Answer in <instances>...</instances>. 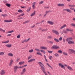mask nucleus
I'll list each match as a JSON object with an SVG mask.
<instances>
[{"label":"nucleus","instance_id":"56","mask_svg":"<svg viewBox=\"0 0 75 75\" xmlns=\"http://www.w3.org/2000/svg\"><path fill=\"white\" fill-rule=\"evenodd\" d=\"M47 65H48V66H49V67H50V68H52L51 66H50V65L49 64L47 63Z\"/></svg>","mask_w":75,"mask_h":75},{"label":"nucleus","instance_id":"55","mask_svg":"<svg viewBox=\"0 0 75 75\" xmlns=\"http://www.w3.org/2000/svg\"><path fill=\"white\" fill-rule=\"evenodd\" d=\"M35 3H36V2H34V3H33V5L35 6Z\"/></svg>","mask_w":75,"mask_h":75},{"label":"nucleus","instance_id":"1","mask_svg":"<svg viewBox=\"0 0 75 75\" xmlns=\"http://www.w3.org/2000/svg\"><path fill=\"white\" fill-rule=\"evenodd\" d=\"M73 40L72 38H69L67 39L66 41L68 42L69 44H74V42L73 41H72Z\"/></svg>","mask_w":75,"mask_h":75},{"label":"nucleus","instance_id":"57","mask_svg":"<svg viewBox=\"0 0 75 75\" xmlns=\"http://www.w3.org/2000/svg\"><path fill=\"white\" fill-rule=\"evenodd\" d=\"M47 31V29H43L42 30V31Z\"/></svg>","mask_w":75,"mask_h":75},{"label":"nucleus","instance_id":"41","mask_svg":"<svg viewBox=\"0 0 75 75\" xmlns=\"http://www.w3.org/2000/svg\"><path fill=\"white\" fill-rule=\"evenodd\" d=\"M58 52L59 53H62V51L60 50H59V51H58Z\"/></svg>","mask_w":75,"mask_h":75},{"label":"nucleus","instance_id":"44","mask_svg":"<svg viewBox=\"0 0 75 75\" xmlns=\"http://www.w3.org/2000/svg\"><path fill=\"white\" fill-rule=\"evenodd\" d=\"M19 59H20V58H17L16 60V62H19Z\"/></svg>","mask_w":75,"mask_h":75},{"label":"nucleus","instance_id":"30","mask_svg":"<svg viewBox=\"0 0 75 75\" xmlns=\"http://www.w3.org/2000/svg\"><path fill=\"white\" fill-rule=\"evenodd\" d=\"M6 6H7V7H10L11 6V5L9 4H6Z\"/></svg>","mask_w":75,"mask_h":75},{"label":"nucleus","instance_id":"63","mask_svg":"<svg viewBox=\"0 0 75 75\" xmlns=\"http://www.w3.org/2000/svg\"><path fill=\"white\" fill-rule=\"evenodd\" d=\"M35 27V25H33L31 27V28H34Z\"/></svg>","mask_w":75,"mask_h":75},{"label":"nucleus","instance_id":"15","mask_svg":"<svg viewBox=\"0 0 75 75\" xmlns=\"http://www.w3.org/2000/svg\"><path fill=\"white\" fill-rule=\"evenodd\" d=\"M40 66L41 67V68H42V67H44V65L41 62H39Z\"/></svg>","mask_w":75,"mask_h":75},{"label":"nucleus","instance_id":"37","mask_svg":"<svg viewBox=\"0 0 75 75\" xmlns=\"http://www.w3.org/2000/svg\"><path fill=\"white\" fill-rule=\"evenodd\" d=\"M33 49H31L29 51V52H33Z\"/></svg>","mask_w":75,"mask_h":75},{"label":"nucleus","instance_id":"36","mask_svg":"<svg viewBox=\"0 0 75 75\" xmlns=\"http://www.w3.org/2000/svg\"><path fill=\"white\" fill-rule=\"evenodd\" d=\"M4 54V52H0V55H3Z\"/></svg>","mask_w":75,"mask_h":75},{"label":"nucleus","instance_id":"54","mask_svg":"<svg viewBox=\"0 0 75 75\" xmlns=\"http://www.w3.org/2000/svg\"><path fill=\"white\" fill-rule=\"evenodd\" d=\"M47 73H48V74L50 75H51V74L50 73V72H49V71H47Z\"/></svg>","mask_w":75,"mask_h":75},{"label":"nucleus","instance_id":"13","mask_svg":"<svg viewBox=\"0 0 75 75\" xmlns=\"http://www.w3.org/2000/svg\"><path fill=\"white\" fill-rule=\"evenodd\" d=\"M34 61H35V59H32L29 60L28 61V62H33Z\"/></svg>","mask_w":75,"mask_h":75},{"label":"nucleus","instance_id":"60","mask_svg":"<svg viewBox=\"0 0 75 75\" xmlns=\"http://www.w3.org/2000/svg\"><path fill=\"white\" fill-rule=\"evenodd\" d=\"M11 34H8L7 35V36H11Z\"/></svg>","mask_w":75,"mask_h":75},{"label":"nucleus","instance_id":"12","mask_svg":"<svg viewBox=\"0 0 75 75\" xmlns=\"http://www.w3.org/2000/svg\"><path fill=\"white\" fill-rule=\"evenodd\" d=\"M47 23L51 25H54V23L53 22L51 21H48Z\"/></svg>","mask_w":75,"mask_h":75},{"label":"nucleus","instance_id":"43","mask_svg":"<svg viewBox=\"0 0 75 75\" xmlns=\"http://www.w3.org/2000/svg\"><path fill=\"white\" fill-rule=\"evenodd\" d=\"M38 55H40V56H42V54L40 52H38Z\"/></svg>","mask_w":75,"mask_h":75},{"label":"nucleus","instance_id":"25","mask_svg":"<svg viewBox=\"0 0 75 75\" xmlns=\"http://www.w3.org/2000/svg\"><path fill=\"white\" fill-rule=\"evenodd\" d=\"M9 42V40H7L5 42H3L2 43H4V44H7Z\"/></svg>","mask_w":75,"mask_h":75},{"label":"nucleus","instance_id":"61","mask_svg":"<svg viewBox=\"0 0 75 75\" xmlns=\"http://www.w3.org/2000/svg\"><path fill=\"white\" fill-rule=\"evenodd\" d=\"M24 41L25 42H27V40L26 39H25L24 40Z\"/></svg>","mask_w":75,"mask_h":75},{"label":"nucleus","instance_id":"18","mask_svg":"<svg viewBox=\"0 0 75 75\" xmlns=\"http://www.w3.org/2000/svg\"><path fill=\"white\" fill-rule=\"evenodd\" d=\"M13 62V60L12 59H11L10 61V62L9 64V66H11L12 64V63Z\"/></svg>","mask_w":75,"mask_h":75},{"label":"nucleus","instance_id":"48","mask_svg":"<svg viewBox=\"0 0 75 75\" xmlns=\"http://www.w3.org/2000/svg\"><path fill=\"white\" fill-rule=\"evenodd\" d=\"M44 3V1H40V2L39 3V4H42V3Z\"/></svg>","mask_w":75,"mask_h":75},{"label":"nucleus","instance_id":"19","mask_svg":"<svg viewBox=\"0 0 75 75\" xmlns=\"http://www.w3.org/2000/svg\"><path fill=\"white\" fill-rule=\"evenodd\" d=\"M11 45H12L11 44H7L6 45V47H8V48H10V47H11Z\"/></svg>","mask_w":75,"mask_h":75},{"label":"nucleus","instance_id":"47","mask_svg":"<svg viewBox=\"0 0 75 75\" xmlns=\"http://www.w3.org/2000/svg\"><path fill=\"white\" fill-rule=\"evenodd\" d=\"M62 40V37H60L59 39V41H61V40Z\"/></svg>","mask_w":75,"mask_h":75},{"label":"nucleus","instance_id":"7","mask_svg":"<svg viewBox=\"0 0 75 75\" xmlns=\"http://www.w3.org/2000/svg\"><path fill=\"white\" fill-rule=\"evenodd\" d=\"M5 71L4 70H2L0 72V74L1 75H3L5 74Z\"/></svg>","mask_w":75,"mask_h":75},{"label":"nucleus","instance_id":"23","mask_svg":"<svg viewBox=\"0 0 75 75\" xmlns=\"http://www.w3.org/2000/svg\"><path fill=\"white\" fill-rule=\"evenodd\" d=\"M54 55L55 57H59V54L57 53L54 54Z\"/></svg>","mask_w":75,"mask_h":75},{"label":"nucleus","instance_id":"53","mask_svg":"<svg viewBox=\"0 0 75 75\" xmlns=\"http://www.w3.org/2000/svg\"><path fill=\"white\" fill-rule=\"evenodd\" d=\"M23 68V66L22 67L20 66L19 67H18V68Z\"/></svg>","mask_w":75,"mask_h":75},{"label":"nucleus","instance_id":"46","mask_svg":"<svg viewBox=\"0 0 75 75\" xmlns=\"http://www.w3.org/2000/svg\"><path fill=\"white\" fill-rule=\"evenodd\" d=\"M49 43H50V44H53V42L51 41H49Z\"/></svg>","mask_w":75,"mask_h":75},{"label":"nucleus","instance_id":"32","mask_svg":"<svg viewBox=\"0 0 75 75\" xmlns=\"http://www.w3.org/2000/svg\"><path fill=\"white\" fill-rule=\"evenodd\" d=\"M30 10H31V7H29L28 8V10L26 11L28 12V11H30Z\"/></svg>","mask_w":75,"mask_h":75},{"label":"nucleus","instance_id":"29","mask_svg":"<svg viewBox=\"0 0 75 75\" xmlns=\"http://www.w3.org/2000/svg\"><path fill=\"white\" fill-rule=\"evenodd\" d=\"M7 15L6 14H2L1 15V16H2V17H7Z\"/></svg>","mask_w":75,"mask_h":75},{"label":"nucleus","instance_id":"33","mask_svg":"<svg viewBox=\"0 0 75 75\" xmlns=\"http://www.w3.org/2000/svg\"><path fill=\"white\" fill-rule=\"evenodd\" d=\"M26 70H25V68H24L22 70V72H24V73H25Z\"/></svg>","mask_w":75,"mask_h":75},{"label":"nucleus","instance_id":"9","mask_svg":"<svg viewBox=\"0 0 75 75\" xmlns=\"http://www.w3.org/2000/svg\"><path fill=\"white\" fill-rule=\"evenodd\" d=\"M7 55L9 57H13V54L11 53H8L7 54Z\"/></svg>","mask_w":75,"mask_h":75},{"label":"nucleus","instance_id":"2","mask_svg":"<svg viewBox=\"0 0 75 75\" xmlns=\"http://www.w3.org/2000/svg\"><path fill=\"white\" fill-rule=\"evenodd\" d=\"M59 66L60 67H61L62 68H63L64 69H65V67H64V66L65 67H67V65L66 64L64 65L62 63H59Z\"/></svg>","mask_w":75,"mask_h":75},{"label":"nucleus","instance_id":"26","mask_svg":"<svg viewBox=\"0 0 75 75\" xmlns=\"http://www.w3.org/2000/svg\"><path fill=\"white\" fill-rule=\"evenodd\" d=\"M40 52H43L44 54H45V53H46L45 51L44 50H41Z\"/></svg>","mask_w":75,"mask_h":75},{"label":"nucleus","instance_id":"38","mask_svg":"<svg viewBox=\"0 0 75 75\" xmlns=\"http://www.w3.org/2000/svg\"><path fill=\"white\" fill-rule=\"evenodd\" d=\"M29 20L27 21H25V22L23 23V24H26L29 22Z\"/></svg>","mask_w":75,"mask_h":75},{"label":"nucleus","instance_id":"52","mask_svg":"<svg viewBox=\"0 0 75 75\" xmlns=\"http://www.w3.org/2000/svg\"><path fill=\"white\" fill-rule=\"evenodd\" d=\"M32 7H33V9H34V8H35V5H33Z\"/></svg>","mask_w":75,"mask_h":75},{"label":"nucleus","instance_id":"3","mask_svg":"<svg viewBox=\"0 0 75 75\" xmlns=\"http://www.w3.org/2000/svg\"><path fill=\"white\" fill-rule=\"evenodd\" d=\"M51 48L52 50H54V49H58L59 48V47L56 45H54L51 47Z\"/></svg>","mask_w":75,"mask_h":75},{"label":"nucleus","instance_id":"5","mask_svg":"<svg viewBox=\"0 0 75 75\" xmlns=\"http://www.w3.org/2000/svg\"><path fill=\"white\" fill-rule=\"evenodd\" d=\"M68 51L70 54H73L75 52V51L73 49H70L68 50Z\"/></svg>","mask_w":75,"mask_h":75},{"label":"nucleus","instance_id":"58","mask_svg":"<svg viewBox=\"0 0 75 75\" xmlns=\"http://www.w3.org/2000/svg\"><path fill=\"white\" fill-rule=\"evenodd\" d=\"M21 16H23L24 15V13H23L22 14H21Z\"/></svg>","mask_w":75,"mask_h":75},{"label":"nucleus","instance_id":"10","mask_svg":"<svg viewBox=\"0 0 75 75\" xmlns=\"http://www.w3.org/2000/svg\"><path fill=\"white\" fill-rule=\"evenodd\" d=\"M12 21L11 20H4V22H5L6 23H10V22H12Z\"/></svg>","mask_w":75,"mask_h":75},{"label":"nucleus","instance_id":"24","mask_svg":"<svg viewBox=\"0 0 75 75\" xmlns=\"http://www.w3.org/2000/svg\"><path fill=\"white\" fill-rule=\"evenodd\" d=\"M44 58L45 60V61L47 62H48V60H47V57H46V56H45V55H44Z\"/></svg>","mask_w":75,"mask_h":75},{"label":"nucleus","instance_id":"49","mask_svg":"<svg viewBox=\"0 0 75 75\" xmlns=\"http://www.w3.org/2000/svg\"><path fill=\"white\" fill-rule=\"evenodd\" d=\"M71 25H72V26H73L74 27H75V24L74 23H72L71 24Z\"/></svg>","mask_w":75,"mask_h":75},{"label":"nucleus","instance_id":"39","mask_svg":"<svg viewBox=\"0 0 75 75\" xmlns=\"http://www.w3.org/2000/svg\"><path fill=\"white\" fill-rule=\"evenodd\" d=\"M47 52H49V53H50V54H52V51H50L49 50H47Z\"/></svg>","mask_w":75,"mask_h":75},{"label":"nucleus","instance_id":"27","mask_svg":"<svg viewBox=\"0 0 75 75\" xmlns=\"http://www.w3.org/2000/svg\"><path fill=\"white\" fill-rule=\"evenodd\" d=\"M24 63V62H19V65H22Z\"/></svg>","mask_w":75,"mask_h":75},{"label":"nucleus","instance_id":"42","mask_svg":"<svg viewBox=\"0 0 75 75\" xmlns=\"http://www.w3.org/2000/svg\"><path fill=\"white\" fill-rule=\"evenodd\" d=\"M52 58V56H50L49 57V59H50L51 61V58Z\"/></svg>","mask_w":75,"mask_h":75},{"label":"nucleus","instance_id":"31","mask_svg":"<svg viewBox=\"0 0 75 75\" xmlns=\"http://www.w3.org/2000/svg\"><path fill=\"white\" fill-rule=\"evenodd\" d=\"M33 56H32V55H30L29 56L28 58V59H30V58H31Z\"/></svg>","mask_w":75,"mask_h":75},{"label":"nucleus","instance_id":"50","mask_svg":"<svg viewBox=\"0 0 75 75\" xmlns=\"http://www.w3.org/2000/svg\"><path fill=\"white\" fill-rule=\"evenodd\" d=\"M13 32H14V30H11L9 31V33H13Z\"/></svg>","mask_w":75,"mask_h":75},{"label":"nucleus","instance_id":"64","mask_svg":"<svg viewBox=\"0 0 75 75\" xmlns=\"http://www.w3.org/2000/svg\"><path fill=\"white\" fill-rule=\"evenodd\" d=\"M73 20H74V21H75V18H73Z\"/></svg>","mask_w":75,"mask_h":75},{"label":"nucleus","instance_id":"14","mask_svg":"<svg viewBox=\"0 0 75 75\" xmlns=\"http://www.w3.org/2000/svg\"><path fill=\"white\" fill-rule=\"evenodd\" d=\"M57 5L58 6H61L62 7H64V6H65V5L63 4H58Z\"/></svg>","mask_w":75,"mask_h":75},{"label":"nucleus","instance_id":"62","mask_svg":"<svg viewBox=\"0 0 75 75\" xmlns=\"http://www.w3.org/2000/svg\"><path fill=\"white\" fill-rule=\"evenodd\" d=\"M49 13L48 11H47L45 12L46 14H47V13Z\"/></svg>","mask_w":75,"mask_h":75},{"label":"nucleus","instance_id":"4","mask_svg":"<svg viewBox=\"0 0 75 75\" xmlns=\"http://www.w3.org/2000/svg\"><path fill=\"white\" fill-rule=\"evenodd\" d=\"M41 69L42 71H43V73L45 74V75H48L47 74V73H46V72H45V68H44L43 67H41Z\"/></svg>","mask_w":75,"mask_h":75},{"label":"nucleus","instance_id":"11","mask_svg":"<svg viewBox=\"0 0 75 75\" xmlns=\"http://www.w3.org/2000/svg\"><path fill=\"white\" fill-rule=\"evenodd\" d=\"M40 49H42V50H47V48L46 47L44 46H41L40 47Z\"/></svg>","mask_w":75,"mask_h":75},{"label":"nucleus","instance_id":"6","mask_svg":"<svg viewBox=\"0 0 75 75\" xmlns=\"http://www.w3.org/2000/svg\"><path fill=\"white\" fill-rule=\"evenodd\" d=\"M52 32H53V33H54V34H56V35H59V33L56 30H52Z\"/></svg>","mask_w":75,"mask_h":75},{"label":"nucleus","instance_id":"20","mask_svg":"<svg viewBox=\"0 0 75 75\" xmlns=\"http://www.w3.org/2000/svg\"><path fill=\"white\" fill-rule=\"evenodd\" d=\"M68 31H70V29H69V28L66 29V31H64V33H67Z\"/></svg>","mask_w":75,"mask_h":75},{"label":"nucleus","instance_id":"16","mask_svg":"<svg viewBox=\"0 0 75 75\" xmlns=\"http://www.w3.org/2000/svg\"><path fill=\"white\" fill-rule=\"evenodd\" d=\"M67 26V25L64 24L63 25V26H62L61 28H60V29H62L64 28H65Z\"/></svg>","mask_w":75,"mask_h":75},{"label":"nucleus","instance_id":"22","mask_svg":"<svg viewBox=\"0 0 75 75\" xmlns=\"http://www.w3.org/2000/svg\"><path fill=\"white\" fill-rule=\"evenodd\" d=\"M54 40L56 41V42H59V40L57 39V38H54Z\"/></svg>","mask_w":75,"mask_h":75},{"label":"nucleus","instance_id":"45","mask_svg":"<svg viewBox=\"0 0 75 75\" xmlns=\"http://www.w3.org/2000/svg\"><path fill=\"white\" fill-rule=\"evenodd\" d=\"M63 54H64L65 55H68V54L65 52H63Z\"/></svg>","mask_w":75,"mask_h":75},{"label":"nucleus","instance_id":"17","mask_svg":"<svg viewBox=\"0 0 75 75\" xmlns=\"http://www.w3.org/2000/svg\"><path fill=\"white\" fill-rule=\"evenodd\" d=\"M67 69H69V70H70V71H73V69H72V68H71V67H69V66H67Z\"/></svg>","mask_w":75,"mask_h":75},{"label":"nucleus","instance_id":"28","mask_svg":"<svg viewBox=\"0 0 75 75\" xmlns=\"http://www.w3.org/2000/svg\"><path fill=\"white\" fill-rule=\"evenodd\" d=\"M0 31H1V32H3V33L5 32V30H3L2 28H0Z\"/></svg>","mask_w":75,"mask_h":75},{"label":"nucleus","instance_id":"21","mask_svg":"<svg viewBox=\"0 0 75 75\" xmlns=\"http://www.w3.org/2000/svg\"><path fill=\"white\" fill-rule=\"evenodd\" d=\"M35 11H34L33 13L30 15L31 17L34 16L35 15Z\"/></svg>","mask_w":75,"mask_h":75},{"label":"nucleus","instance_id":"59","mask_svg":"<svg viewBox=\"0 0 75 75\" xmlns=\"http://www.w3.org/2000/svg\"><path fill=\"white\" fill-rule=\"evenodd\" d=\"M21 7L22 8H25L26 7H25V6H21Z\"/></svg>","mask_w":75,"mask_h":75},{"label":"nucleus","instance_id":"34","mask_svg":"<svg viewBox=\"0 0 75 75\" xmlns=\"http://www.w3.org/2000/svg\"><path fill=\"white\" fill-rule=\"evenodd\" d=\"M18 12H19V13H23V11L21 9H19L18 11Z\"/></svg>","mask_w":75,"mask_h":75},{"label":"nucleus","instance_id":"40","mask_svg":"<svg viewBox=\"0 0 75 75\" xmlns=\"http://www.w3.org/2000/svg\"><path fill=\"white\" fill-rule=\"evenodd\" d=\"M20 35H18L17 36V38H20Z\"/></svg>","mask_w":75,"mask_h":75},{"label":"nucleus","instance_id":"35","mask_svg":"<svg viewBox=\"0 0 75 75\" xmlns=\"http://www.w3.org/2000/svg\"><path fill=\"white\" fill-rule=\"evenodd\" d=\"M67 12H69V13H71V10L68 9H67Z\"/></svg>","mask_w":75,"mask_h":75},{"label":"nucleus","instance_id":"8","mask_svg":"<svg viewBox=\"0 0 75 75\" xmlns=\"http://www.w3.org/2000/svg\"><path fill=\"white\" fill-rule=\"evenodd\" d=\"M18 68V67L17 66H15L14 67L13 69L14 72H16V71H17V69Z\"/></svg>","mask_w":75,"mask_h":75},{"label":"nucleus","instance_id":"51","mask_svg":"<svg viewBox=\"0 0 75 75\" xmlns=\"http://www.w3.org/2000/svg\"><path fill=\"white\" fill-rule=\"evenodd\" d=\"M24 72H23V71H22V72H21V75H23V74H24Z\"/></svg>","mask_w":75,"mask_h":75}]
</instances>
